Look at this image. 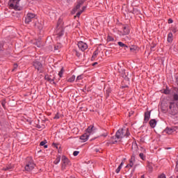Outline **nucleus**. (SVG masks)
<instances>
[{"instance_id": "nucleus-1", "label": "nucleus", "mask_w": 178, "mask_h": 178, "mask_svg": "<svg viewBox=\"0 0 178 178\" xmlns=\"http://www.w3.org/2000/svg\"><path fill=\"white\" fill-rule=\"evenodd\" d=\"M130 136V131H129V129L124 128L121 129H118L115 134V137L113 136L111 138V144H116L118 141H122V138H127Z\"/></svg>"}, {"instance_id": "nucleus-2", "label": "nucleus", "mask_w": 178, "mask_h": 178, "mask_svg": "<svg viewBox=\"0 0 178 178\" xmlns=\"http://www.w3.org/2000/svg\"><path fill=\"white\" fill-rule=\"evenodd\" d=\"M168 112L175 116L178 113V104L175 102H170L169 107L168 108Z\"/></svg>"}, {"instance_id": "nucleus-3", "label": "nucleus", "mask_w": 178, "mask_h": 178, "mask_svg": "<svg viewBox=\"0 0 178 178\" xmlns=\"http://www.w3.org/2000/svg\"><path fill=\"white\" fill-rule=\"evenodd\" d=\"M8 6L10 9H14L15 10H22V6H20V0H10Z\"/></svg>"}, {"instance_id": "nucleus-4", "label": "nucleus", "mask_w": 178, "mask_h": 178, "mask_svg": "<svg viewBox=\"0 0 178 178\" xmlns=\"http://www.w3.org/2000/svg\"><path fill=\"white\" fill-rule=\"evenodd\" d=\"M35 168V163H34V161H33V159H27V161L25 165V170L26 172H31V170H33V169H34Z\"/></svg>"}, {"instance_id": "nucleus-5", "label": "nucleus", "mask_w": 178, "mask_h": 178, "mask_svg": "<svg viewBox=\"0 0 178 178\" xmlns=\"http://www.w3.org/2000/svg\"><path fill=\"white\" fill-rule=\"evenodd\" d=\"M129 33H130V29H129V26H122V30L118 31V34L120 37L127 35Z\"/></svg>"}, {"instance_id": "nucleus-6", "label": "nucleus", "mask_w": 178, "mask_h": 178, "mask_svg": "<svg viewBox=\"0 0 178 178\" xmlns=\"http://www.w3.org/2000/svg\"><path fill=\"white\" fill-rule=\"evenodd\" d=\"M61 161H62V168L63 169H66V166H70L72 163H70V161L66 156H63L61 157Z\"/></svg>"}, {"instance_id": "nucleus-7", "label": "nucleus", "mask_w": 178, "mask_h": 178, "mask_svg": "<svg viewBox=\"0 0 178 178\" xmlns=\"http://www.w3.org/2000/svg\"><path fill=\"white\" fill-rule=\"evenodd\" d=\"M132 151H133V154H132L131 159H136V156L138 155V146H137V143H132Z\"/></svg>"}, {"instance_id": "nucleus-8", "label": "nucleus", "mask_w": 178, "mask_h": 178, "mask_svg": "<svg viewBox=\"0 0 178 178\" xmlns=\"http://www.w3.org/2000/svg\"><path fill=\"white\" fill-rule=\"evenodd\" d=\"M78 47L80 49V51H82V52H84V51H86V49H88V44H87V43L83 42V41H79L78 42Z\"/></svg>"}, {"instance_id": "nucleus-9", "label": "nucleus", "mask_w": 178, "mask_h": 178, "mask_svg": "<svg viewBox=\"0 0 178 178\" xmlns=\"http://www.w3.org/2000/svg\"><path fill=\"white\" fill-rule=\"evenodd\" d=\"M34 17H35V14L29 13L26 17L25 23L26 24H29V23H30V22H31V19H34Z\"/></svg>"}, {"instance_id": "nucleus-10", "label": "nucleus", "mask_w": 178, "mask_h": 178, "mask_svg": "<svg viewBox=\"0 0 178 178\" xmlns=\"http://www.w3.org/2000/svg\"><path fill=\"white\" fill-rule=\"evenodd\" d=\"M86 133H88V136H92L95 133V127L93 125H90L86 129Z\"/></svg>"}, {"instance_id": "nucleus-11", "label": "nucleus", "mask_w": 178, "mask_h": 178, "mask_svg": "<svg viewBox=\"0 0 178 178\" xmlns=\"http://www.w3.org/2000/svg\"><path fill=\"white\" fill-rule=\"evenodd\" d=\"M33 66L38 72H41V70H42V64L39 61H35L33 63Z\"/></svg>"}, {"instance_id": "nucleus-12", "label": "nucleus", "mask_w": 178, "mask_h": 178, "mask_svg": "<svg viewBox=\"0 0 178 178\" xmlns=\"http://www.w3.org/2000/svg\"><path fill=\"white\" fill-rule=\"evenodd\" d=\"M177 130V127H173L171 128L167 127L165 130L164 132L166 133L167 134H172V133H175Z\"/></svg>"}, {"instance_id": "nucleus-13", "label": "nucleus", "mask_w": 178, "mask_h": 178, "mask_svg": "<svg viewBox=\"0 0 178 178\" xmlns=\"http://www.w3.org/2000/svg\"><path fill=\"white\" fill-rule=\"evenodd\" d=\"M89 138H90V136L88 135V133L86 132L85 134L81 136L80 140H81L83 143H86V141L88 140Z\"/></svg>"}, {"instance_id": "nucleus-14", "label": "nucleus", "mask_w": 178, "mask_h": 178, "mask_svg": "<svg viewBox=\"0 0 178 178\" xmlns=\"http://www.w3.org/2000/svg\"><path fill=\"white\" fill-rule=\"evenodd\" d=\"M83 3H84V0H80L79 1H78L77 5L73 9V11L74 12H77V10H79V9H80L81 5H83Z\"/></svg>"}, {"instance_id": "nucleus-15", "label": "nucleus", "mask_w": 178, "mask_h": 178, "mask_svg": "<svg viewBox=\"0 0 178 178\" xmlns=\"http://www.w3.org/2000/svg\"><path fill=\"white\" fill-rule=\"evenodd\" d=\"M151 118V112L147 111L145 113V118H144V122L145 123H147V122Z\"/></svg>"}, {"instance_id": "nucleus-16", "label": "nucleus", "mask_w": 178, "mask_h": 178, "mask_svg": "<svg viewBox=\"0 0 178 178\" xmlns=\"http://www.w3.org/2000/svg\"><path fill=\"white\" fill-rule=\"evenodd\" d=\"M134 159H132L131 157L129 163L126 166V168H133V166H134Z\"/></svg>"}, {"instance_id": "nucleus-17", "label": "nucleus", "mask_w": 178, "mask_h": 178, "mask_svg": "<svg viewBox=\"0 0 178 178\" xmlns=\"http://www.w3.org/2000/svg\"><path fill=\"white\" fill-rule=\"evenodd\" d=\"M149 124L154 129L155 126H156V120H151L149 121Z\"/></svg>"}, {"instance_id": "nucleus-18", "label": "nucleus", "mask_w": 178, "mask_h": 178, "mask_svg": "<svg viewBox=\"0 0 178 178\" xmlns=\"http://www.w3.org/2000/svg\"><path fill=\"white\" fill-rule=\"evenodd\" d=\"M168 42H172V41H173V34H172V33H168Z\"/></svg>"}, {"instance_id": "nucleus-19", "label": "nucleus", "mask_w": 178, "mask_h": 178, "mask_svg": "<svg viewBox=\"0 0 178 178\" xmlns=\"http://www.w3.org/2000/svg\"><path fill=\"white\" fill-rule=\"evenodd\" d=\"M62 48V44L60 43H57L54 46V51H58V49H60Z\"/></svg>"}, {"instance_id": "nucleus-20", "label": "nucleus", "mask_w": 178, "mask_h": 178, "mask_svg": "<svg viewBox=\"0 0 178 178\" xmlns=\"http://www.w3.org/2000/svg\"><path fill=\"white\" fill-rule=\"evenodd\" d=\"M59 162H60V156H57L56 159L54 161V164L58 165V163H59Z\"/></svg>"}, {"instance_id": "nucleus-21", "label": "nucleus", "mask_w": 178, "mask_h": 178, "mask_svg": "<svg viewBox=\"0 0 178 178\" xmlns=\"http://www.w3.org/2000/svg\"><path fill=\"white\" fill-rule=\"evenodd\" d=\"M86 10V6H83L82 8V10H79L77 13H76V16L77 17H80V15H81V13H83V11H84Z\"/></svg>"}, {"instance_id": "nucleus-22", "label": "nucleus", "mask_w": 178, "mask_h": 178, "mask_svg": "<svg viewBox=\"0 0 178 178\" xmlns=\"http://www.w3.org/2000/svg\"><path fill=\"white\" fill-rule=\"evenodd\" d=\"M86 10V6H83L82 8V10H79L77 13H76V16L77 17H80V15H81V13H83V11H84Z\"/></svg>"}, {"instance_id": "nucleus-23", "label": "nucleus", "mask_w": 178, "mask_h": 178, "mask_svg": "<svg viewBox=\"0 0 178 178\" xmlns=\"http://www.w3.org/2000/svg\"><path fill=\"white\" fill-rule=\"evenodd\" d=\"M76 80V76L72 75L70 78L68 79L69 83H73Z\"/></svg>"}, {"instance_id": "nucleus-24", "label": "nucleus", "mask_w": 178, "mask_h": 178, "mask_svg": "<svg viewBox=\"0 0 178 178\" xmlns=\"http://www.w3.org/2000/svg\"><path fill=\"white\" fill-rule=\"evenodd\" d=\"M118 44L122 48H127V45H126L124 43H123L122 42H118Z\"/></svg>"}, {"instance_id": "nucleus-25", "label": "nucleus", "mask_w": 178, "mask_h": 178, "mask_svg": "<svg viewBox=\"0 0 178 178\" xmlns=\"http://www.w3.org/2000/svg\"><path fill=\"white\" fill-rule=\"evenodd\" d=\"M139 156H140V159H142L143 161H145V154H144V153H140L139 154Z\"/></svg>"}, {"instance_id": "nucleus-26", "label": "nucleus", "mask_w": 178, "mask_h": 178, "mask_svg": "<svg viewBox=\"0 0 178 178\" xmlns=\"http://www.w3.org/2000/svg\"><path fill=\"white\" fill-rule=\"evenodd\" d=\"M83 75L81 74L76 77V81H80V80H83Z\"/></svg>"}, {"instance_id": "nucleus-27", "label": "nucleus", "mask_w": 178, "mask_h": 178, "mask_svg": "<svg viewBox=\"0 0 178 178\" xmlns=\"http://www.w3.org/2000/svg\"><path fill=\"white\" fill-rule=\"evenodd\" d=\"M63 34H64V31L60 30V32L58 33L57 37H62Z\"/></svg>"}, {"instance_id": "nucleus-28", "label": "nucleus", "mask_w": 178, "mask_h": 178, "mask_svg": "<svg viewBox=\"0 0 178 178\" xmlns=\"http://www.w3.org/2000/svg\"><path fill=\"white\" fill-rule=\"evenodd\" d=\"M48 80L49 81H50V83H55V77H53V78L49 77Z\"/></svg>"}, {"instance_id": "nucleus-29", "label": "nucleus", "mask_w": 178, "mask_h": 178, "mask_svg": "<svg viewBox=\"0 0 178 178\" xmlns=\"http://www.w3.org/2000/svg\"><path fill=\"white\" fill-rule=\"evenodd\" d=\"M63 74V68H61L60 71L58 72L59 77H62Z\"/></svg>"}, {"instance_id": "nucleus-30", "label": "nucleus", "mask_w": 178, "mask_h": 178, "mask_svg": "<svg viewBox=\"0 0 178 178\" xmlns=\"http://www.w3.org/2000/svg\"><path fill=\"white\" fill-rule=\"evenodd\" d=\"M122 169V165H119L118 168L115 170L116 173H119Z\"/></svg>"}, {"instance_id": "nucleus-31", "label": "nucleus", "mask_w": 178, "mask_h": 178, "mask_svg": "<svg viewBox=\"0 0 178 178\" xmlns=\"http://www.w3.org/2000/svg\"><path fill=\"white\" fill-rule=\"evenodd\" d=\"M59 118H60V115L59 114V113H57L55 115L54 119H59Z\"/></svg>"}, {"instance_id": "nucleus-32", "label": "nucleus", "mask_w": 178, "mask_h": 178, "mask_svg": "<svg viewBox=\"0 0 178 178\" xmlns=\"http://www.w3.org/2000/svg\"><path fill=\"white\" fill-rule=\"evenodd\" d=\"M79 154H80V152H79V151H74L73 152L74 156H77V155H79Z\"/></svg>"}, {"instance_id": "nucleus-33", "label": "nucleus", "mask_w": 178, "mask_h": 178, "mask_svg": "<svg viewBox=\"0 0 178 178\" xmlns=\"http://www.w3.org/2000/svg\"><path fill=\"white\" fill-rule=\"evenodd\" d=\"M97 55H98V51H95L93 53L92 58H96V57H97Z\"/></svg>"}, {"instance_id": "nucleus-34", "label": "nucleus", "mask_w": 178, "mask_h": 178, "mask_svg": "<svg viewBox=\"0 0 178 178\" xmlns=\"http://www.w3.org/2000/svg\"><path fill=\"white\" fill-rule=\"evenodd\" d=\"M107 40L108 41H113L114 39L112 38V36H108Z\"/></svg>"}, {"instance_id": "nucleus-35", "label": "nucleus", "mask_w": 178, "mask_h": 178, "mask_svg": "<svg viewBox=\"0 0 178 178\" xmlns=\"http://www.w3.org/2000/svg\"><path fill=\"white\" fill-rule=\"evenodd\" d=\"M45 144H47L46 141H42V142H40V145H41L42 147H44V145H45Z\"/></svg>"}, {"instance_id": "nucleus-36", "label": "nucleus", "mask_w": 178, "mask_h": 178, "mask_svg": "<svg viewBox=\"0 0 178 178\" xmlns=\"http://www.w3.org/2000/svg\"><path fill=\"white\" fill-rule=\"evenodd\" d=\"M158 178H166V175H165V174H161Z\"/></svg>"}, {"instance_id": "nucleus-37", "label": "nucleus", "mask_w": 178, "mask_h": 178, "mask_svg": "<svg viewBox=\"0 0 178 178\" xmlns=\"http://www.w3.org/2000/svg\"><path fill=\"white\" fill-rule=\"evenodd\" d=\"M163 92H164V94L168 95V94H169L170 92V91L169 90L166 89V90H164Z\"/></svg>"}, {"instance_id": "nucleus-38", "label": "nucleus", "mask_w": 178, "mask_h": 178, "mask_svg": "<svg viewBox=\"0 0 178 178\" xmlns=\"http://www.w3.org/2000/svg\"><path fill=\"white\" fill-rule=\"evenodd\" d=\"M15 69H17V64H14V69L13 70H15Z\"/></svg>"}, {"instance_id": "nucleus-39", "label": "nucleus", "mask_w": 178, "mask_h": 178, "mask_svg": "<svg viewBox=\"0 0 178 178\" xmlns=\"http://www.w3.org/2000/svg\"><path fill=\"white\" fill-rule=\"evenodd\" d=\"M123 165H124V163L123 161H122L121 163H120V166H121V168H122V167H123Z\"/></svg>"}, {"instance_id": "nucleus-40", "label": "nucleus", "mask_w": 178, "mask_h": 178, "mask_svg": "<svg viewBox=\"0 0 178 178\" xmlns=\"http://www.w3.org/2000/svg\"><path fill=\"white\" fill-rule=\"evenodd\" d=\"M168 22H169V23H173V19H170L168 20Z\"/></svg>"}, {"instance_id": "nucleus-41", "label": "nucleus", "mask_w": 178, "mask_h": 178, "mask_svg": "<svg viewBox=\"0 0 178 178\" xmlns=\"http://www.w3.org/2000/svg\"><path fill=\"white\" fill-rule=\"evenodd\" d=\"M9 169H10V168H4V170H9Z\"/></svg>"}, {"instance_id": "nucleus-42", "label": "nucleus", "mask_w": 178, "mask_h": 178, "mask_svg": "<svg viewBox=\"0 0 178 178\" xmlns=\"http://www.w3.org/2000/svg\"><path fill=\"white\" fill-rule=\"evenodd\" d=\"M44 148H48V145H44Z\"/></svg>"}, {"instance_id": "nucleus-43", "label": "nucleus", "mask_w": 178, "mask_h": 178, "mask_svg": "<svg viewBox=\"0 0 178 178\" xmlns=\"http://www.w3.org/2000/svg\"><path fill=\"white\" fill-rule=\"evenodd\" d=\"M97 63H93V66H95V65H97Z\"/></svg>"}, {"instance_id": "nucleus-44", "label": "nucleus", "mask_w": 178, "mask_h": 178, "mask_svg": "<svg viewBox=\"0 0 178 178\" xmlns=\"http://www.w3.org/2000/svg\"><path fill=\"white\" fill-rule=\"evenodd\" d=\"M70 178H75L74 177H73V176H72V177H70Z\"/></svg>"}, {"instance_id": "nucleus-45", "label": "nucleus", "mask_w": 178, "mask_h": 178, "mask_svg": "<svg viewBox=\"0 0 178 178\" xmlns=\"http://www.w3.org/2000/svg\"><path fill=\"white\" fill-rule=\"evenodd\" d=\"M131 51H133V48H131Z\"/></svg>"}, {"instance_id": "nucleus-46", "label": "nucleus", "mask_w": 178, "mask_h": 178, "mask_svg": "<svg viewBox=\"0 0 178 178\" xmlns=\"http://www.w3.org/2000/svg\"><path fill=\"white\" fill-rule=\"evenodd\" d=\"M104 137H106V135H104Z\"/></svg>"}, {"instance_id": "nucleus-47", "label": "nucleus", "mask_w": 178, "mask_h": 178, "mask_svg": "<svg viewBox=\"0 0 178 178\" xmlns=\"http://www.w3.org/2000/svg\"><path fill=\"white\" fill-rule=\"evenodd\" d=\"M178 178V177H177Z\"/></svg>"}]
</instances>
